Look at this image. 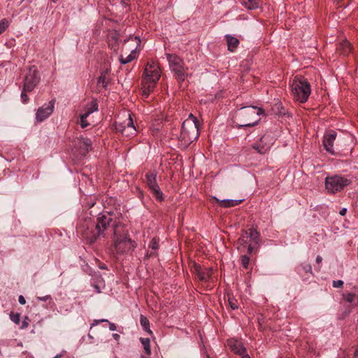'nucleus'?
I'll return each instance as SVG.
<instances>
[{
	"instance_id": "obj_1",
	"label": "nucleus",
	"mask_w": 358,
	"mask_h": 358,
	"mask_svg": "<svg viewBox=\"0 0 358 358\" xmlns=\"http://www.w3.org/2000/svg\"><path fill=\"white\" fill-rule=\"evenodd\" d=\"M111 220L105 215H99L96 221L91 217L80 220L77 226V233L80 234L88 243H94L98 238L106 237V230Z\"/></svg>"
},
{
	"instance_id": "obj_2",
	"label": "nucleus",
	"mask_w": 358,
	"mask_h": 358,
	"mask_svg": "<svg viewBox=\"0 0 358 358\" xmlns=\"http://www.w3.org/2000/svg\"><path fill=\"white\" fill-rule=\"evenodd\" d=\"M264 110L260 107L244 106L235 111L234 122L238 128L253 127L258 124Z\"/></svg>"
},
{
	"instance_id": "obj_3",
	"label": "nucleus",
	"mask_w": 358,
	"mask_h": 358,
	"mask_svg": "<svg viewBox=\"0 0 358 358\" xmlns=\"http://www.w3.org/2000/svg\"><path fill=\"white\" fill-rule=\"evenodd\" d=\"M199 136V120L195 115L189 113L187 118L183 122L180 134L178 136L179 144L182 148H186L192 141H196Z\"/></svg>"
},
{
	"instance_id": "obj_4",
	"label": "nucleus",
	"mask_w": 358,
	"mask_h": 358,
	"mask_svg": "<svg viewBox=\"0 0 358 358\" xmlns=\"http://www.w3.org/2000/svg\"><path fill=\"white\" fill-rule=\"evenodd\" d=\"M161 77V71L155 62H148L144 70L143 80V94L148 96L154 90L155 84Z\"/></svg>"
},
{
	"instance_id": "obj_5",
	"label": "nucleus",
	"mask_w": 358,
	"mask_h": 358,
	"mask_svg": "<svg viewBox=\"0 0 358 358\" xmlns=\"http://www.w3.org/2000/svg\"><path fill=\"white\" fill-rule=\"evenodd\" d=\"M291 92L295 100L305 103L310 95V85L304 77L295 76L291 84Z\"/></svg>"
},
{
	"instance_id": "obj_6",
	"label": "nucleus",
	"mask_w": 358,
	"mask_h": 358,
	"mask_svg": "<svg viewBox=\"0 0 358 358\" xmlns=\"http://www.w3.org/2000/svg\"><path fill=\"white\" fill-rule=\"evenodd\" d=\"M115 129L117 132L122 133L124 136L130 137L136 134V128L130 113H124L116 120Z\"/></svg>"
},
{
	"instance_id": "obj_7",
	"label": "nucleus",
	"mask_w": 358,
	"mask_h": 358,
	"mask_svg": "<svg viewBox=\"0 0 358 358\" xmlns=\"http://www.w3.org/2000/svg\"><path fill=\"white\" fill-rule=\"evenodd\" d=\"M167 60L169 63L170 68L174 72L175 76L179 83H182L185 80L187 73L184 67V62L179 56L176 55H166Z\"/></svg>"
},
{
	"instance_id": "obj_8",
	"label": "nucleus",
	"mask_w": 358,
	"mask_h": 358,
	"mask_svg": "<svg viewBox=\"0 0 358 358\" xmlns=\"http://www.w3.org/2000/svg\"><path fill=\"white\" fill-rule=\"evenodd\" d=\"M351 181L348 178L334 175L325 178V188L328 192L336 193L343 190L345 187L350 185Z\"/></svg>"
},
{
	"instance_id": "obj_9",
	"label": "nucleus",
	"mask_w": 358,
	"mask_h": 358,
	"mask_svg": "<svg viewBox=\"0 0 358 358\" xmlns=\"http://www.w3.org/2000/svg\"><path fill=\"white\" fill-rule=\"evenodd\" d=\"M105 216H108L110 222L109 223V226L106 230V237L109 235V234H113V239H117V238H122L124 236L128 233V229L127 226L124 225L122 222L120 221V220H116L113 217L112 215L108 213L107 215H104Z\"/></svg>"
},
{
	"instance_id": "obj_10",
	"label": "nucleus",
	"mask_w": 358,
	"mask_h": 358,
	"mask_svg": "<svg viewBox=\"0 0 358 358\" xmlns=\"http://www.w3.org/2000/svg\"><path fill=\"white\" fill-rule=\"evenodd\" d=\"M41 75L36 66H29L24 79V90L31 92L39 83Z\"/></svg>"
},
{
	"instance_id": "obj_11",
	"label": "nucleus",
	"mask_w": 358,
	"mask_h": 358,
	"mask_svg": "<svg viewBox=\"0 0 358 358\" xmlns=\"http://www.w3.org/2000/svg\"><path fill=\"white\" fill-rule=\"evenodd\" d=\"M113 246L117 254L121 255L130 252L136 248V243L130 238L127 232L122 238L113 239Z\"/></svg>"
},
{
	"instance_id": "obj_12",
	"label": "nucleus",
	"mask_w": 358,
	"mask_h": 358,
	"mask_svg": "<svg viewBox=\"0 0 358 358\" xmlns=\"http://www.w3.org/2000/svg\"><path fill=\"white\" fill-rule=\"evenodd\" d=\"M145 182L157 201H163L164 194L157 182V173L148 172L145 174Z\"/></svg>"
},
{
	"instance_id": "obj_13",
	"label": "nucleus",
	"mask_w": 358,
	"mask_h": 358,
	"mask_svg": "<svg viewBox=\"0 0 358 358\" xmlns=\"http://www.w3.org/2000/svg\"><path fill=\"white\" fill-rule=\"evenodd\" d=\"M273 141V136H270V134H264L261 137L258 143H253L252 146L259 154H266L270 150Z\"/></svg>"
},
{
	"instance_id": "obj_14",
	"label": "nucleus",
	"mask_w": 358,
	"mask_h": 358,
	"mask_svg": "<svg viewBox=\"0 0 358 358\" xmlns=\"http://www.w3.org/2000/svg\"><path fill=\"white\" fill-rule=\"evenodd\" d=\"M55 106V100H51L47 104L39 107L36 112V120H37L38 122H43V120L49 117L50 114L54 112Z\"/></svg>"
},
{
	"instance_id": "obj_15",
	"label": "nucleus",
	"mask_w": 358,
	"mask_h": 358,
	"mask_svg": "<svg viewBox=\"0 0 358 358\" xmlns=\"http://www.w3.org/2000/svg\"><path fill=\"white\" fill-rule=\"evenodd\" d=\"M194 271L199 280L202 282L209 280L213 274V268L211 267L203 268L199 264H194Z\"/></svg>"
},
{
	"instance_id": "obj_16",
	"label": "nucleus",
	"mask_w": 358,
	"mask_h": 358,
	"mask_svg": "<svg viewBox=\"0 0 358 358\" xmlns=\"http://www.w3.org/2000/svg\"><path fill=\"white\" fill-rule=\"evenodd\" d=\"M337 132L331 130L328 134H324L323 143L324 146L330 154H335V150L334 148V142L336 139Z\"/></svg>"
},
{
	"instance_id": "obj_17",
	"label": "nucleus",
	"mask_w": 358,
	"mask_h": 358,
	"mask_svg": "<svg viewBox=\"0 0 358 358\" xmlns=\"http://www.w3.org/2000/svg\"><path fill=\"white\" fill-rule=\"evenodd\" d=\"M248 238L257 250L260 245V234L255 228L248 229Z\"/></svg>"
},
{
	"instance_id": "obj_18",
	"label": "nucleus",
	"mask_w": 358,
	"mask_h": 358,
	"mask_svg": "<svg viewBox=\"0 0 358 358\" xmlns=\"http://www.w3.org/2000/svg\"><path fill=\"white\" fill-rule=\"evenodd\" d=\"M110 73V69H106L105 70L101 71L97 79V85L101 86L103 88H107L111 79Z\"/></svg>"
},
{
	"instance_id": "obj_19",
	"label": "nucleus",
	"mask_w": 358,
	"mask_h": 358,
	"mask_svg": "<svg viewBox=\"0 0 358 358\" xmlns=\"http://www.w3.org/2000/svg\"><path fill=\"white\" fill-rule=\"evenodd\" d=\"M92 145V141L87 138V137H79L78 138V146L80 149V153L82 155H86L90 150H91Z\"/></svg>"
},
{
	"instance_id": "obj_20",
	"label": "nucleus",
	"mask_w": 358,
	"mask_h": 358,
	"mask_svg": "<svg viewBox=\"0 0 358 358\" xmlns=\"http://www.w3.org/2000/svg\"><path fill=\"white\" fill-rule=\"evenodd\" d=\"M212 199L217 201L221 207L224 208L234 207V206L239 205V203L243 201V199H241V200H232V199H224V200H220L217 196H213Z\"/></svg>"
},
{
	"instance_id": "obj_21",
	"label": "nucleus",
	"mask_w": 358,
	"mask_h": 358,
	"mask_svg": "<svg viewBox=\"0 0 358 358\" xmlns=\"http://www.w3.org/2000/svg\"><path fill=\"white\" fill-rule=\"evenodd\" d=\"M228 344L231 350L234 352L238 353V355H241V354L243 353L244 346L243 344L241 343V341H235V339H231L230 341H228Z\"/></svg>"
},
{
	"instance_id": "obj_22",
	"label": "nucleus",
	"mask_w": 358,
	"mask_h": 358,
	"mask_svg": "<svg viewBox=\"0 0 358 358\" xmlns=\"http://www.w3.org/2000/svg\"><path fill=\"white\" fill-rule=\"evenodd\" d=\"M225 38L227 42L228 50L231 52H234L240 44L238 38H236V36H231V34H227Z\"/></svg>"
},
{
	"instance_id": "obj_23",
	"label": "nucleus",
	"mask_w": 358,
	"mask_h": 358,
	"mask_svg": "<svg viewBox=\"0 0 358 358\" xmlns=\"http://www.w3.org/2000/svg\"><path fill=\"white\" fill-rule=\"evenodd\" d=\"M98 110V103L96 100H92L87 104L84 108V117H87L92 112Z\"/></svg>"
},
{
	"instance_id": "obj_24",
	"label": "nucleus",
	"mask_w": 358,
	"mask_h": 358,
	"mask_svg": "<svg viewBox=\"0 0 358 358\" xmlns=\"http://www.w3.org/2000/svg\"><path fill=\"white\" fill-rule=\"evenodd\" d=\"M352 50V45L350 43L348 42V41L345 40L343 41L340 44L338 45L337 48V50L341 54H343L344 55H347V54H349Z\"/></svg>"
},
{
	"instance_id": "obj_25",
	"label": "nucleus",
	"mask_w": 358,
	"mask_h": 358,
	"mask_svg": "<svg viewBox=\"0 0 358 358\" xmlns=\"http://www.w3.org/2000/svg\"><path fill=\"white\" fill-rule=\"evenodd\" d=\"M242 4L248 9L258 8L260 0H242Z\"/></svg>"
},
{
	"instance_id": "obj_26",
	"label": "nucleus",
	"mask_w": 358,
	"mask_h": 358,
	"mask_svg": "<svg viewBox=\"0 0 358 358\" xmlns=\"http://www.w3.org/2000/svg\"><path fill=\"white\" fill-rule=\"evenodd\" d=\"M140 323L144 331H146L149 334H152L150 328V320L146 317V316L143 315V314L140 315Z\"/></svg>"
},
{
	"instance_id": "obj_27",
	"label": "nucleus",
	"mask_w": 358,
	"mask_h": 358,
	"mask_svg": "<svg viewBox=\"0 0 358 358\" xmlns=\"http://www.w3.org/2000/svg\"><path fill=\"white\" fill-rule=\"evenodd\" d=\"M248 243V230H243L240 238L238 240V248L241 246H246Z\"/></svg>"
},
{
	"instance_id": "obj_28",
	"label": "nucleus",
	"mask_w": 358,
	"mask_h": 358,
	"mask_svg": "<svg viewBox=\"0 0 358 358\" xmlns=\"http://www.w3.org/2000/svg\"><path fill=\"white\" fill-rule=\"evenodd\" d=\"M140 341L146 352V354L148 355H151L150 339V338H140Z\"/></svg>"
},
{
	"instance_id": "obj_29",
	"label": "nucleus",
	"mask_w": 358,
	"mask_h": 358,
	"mask_svg": "<svg viewBox=\"0 0 358 358\" xmlns=\"http://www.w3.org/2000/svg\"><path fill=\"white\" fill-rule=\"evenodd\" d=\"M343 298L345 301H348L350 303H356L357 296L355 294H352V292H348L347 294H343Z\"/></svg>"
},
{
	"instance_id": "obj_30",
	"label": "nucleus",
	"mask_w": 358,
	"mask_h": 358,
	"mask_svg": "<svg viewBox=\"0 0 358 358\" xmlns=\"http://www.w3.org/2000/svg\"><path fill=\"white\" fill-rule=\"evenodd\" d=\"M134 52L131 51L130 55H127L124 59L123 56H120V61L122 64H126V63L131 62V61L134 60L135 56L134 55Z\"/></svg>"
},
{
	"instance_id": "obj_31",
	"label": "nucleus",
	"mask_w": 358,
	"mask_h": 358,
	"mask_svg": "<svg viewBox=\"0 0 358 358\" xmlns=\"http://www.w3.org/2000/svg\"><path fill=\"white\" fill-rule=\"evenodd\" d=\"M228 302H229L230 307L232 308V310H236V308H238V301L236 300L234 296H228Z\"/></svg>"
},
{
	"instance_id": "obj_32",
	"label": "nucleus",
	"mask_w": 358,
	"mask_h": 358,
	"mask_svg": "<svg viewBox=\"0 0 358 358\" xmlns=\"http://www.w3.org/2000/svg\"><path fill=\"white\" fill-rule=\"evenodd\" d=\"M9 27V22L7 19H2L0 20V34L4 32L5 30Z\"/></svg>"
},
{
	"instance_id": "obj_33",
	"label": "nucleus",
	"mask_w": 358,
	"mask_h": 358,
	"mask_svg": "<svg viewBox=\"0 0 358 358\" xmlns=\"http://www.w3.org/2000/svg\"><path fill=\"white\" fill-rule=\"evenodd\" d=\"M87 117H85V111L80 115V124L82 128H86L89 126L88 122L86 120Z\"/></svg>"
},
{
	"instance_id": "obj_34",
	"label": "nucleus",
	"mask_w": 358,
	"mask_h": 358,
	"mask_svg": "<svg viewBox=\"0 0 358 358\" xmlns=\"http://www.w3.org/2000/svg\"><path fill=\"white\" fill-rule=\"evenodd\" d=\"M250 262V257L247 255H242L241 257V263L243 267L248 268V264Z\"/></svg>"
},
{
	"instance_id": "obj_35",
	"label": "nucleus",
	"mask_w": 358,
	"mask_h": 358,
	"mask_svg": "<svg viewBox=\"0 0 358 358\" xmlns=\"http://www.w3.org/2000/svg\"><path fill=\"white\" fill-rule=\"evenodd\" d=\"M10 317L11 319V320H13V322L16 323L17 324H18V323H20V314L19 313H11L10 315Z\"/></svg>"
},
{
	"instance_id": "obj_36",
	"label": "nucleus",
	"mask_w": 358,
	"mask_h": 358,
	"mask_svg": "<svg viewBox=\"0 0 358 358\" xmlns=\"http://www.w3.org/2000/svg\"><path fill=\"white\" fill-rule=\"evenodd\" d=\"M149 247L152 248V250H157L159 248V243L157 238L155 237L152 238V240L150 241L149 244Z\"/></svg>"
},
{
	"instance_id": "obj_37",
	"label": "nucleus",
	"mask_w": 358,
	"mask_h": 358,
	"mask_svg": "<svg viewBox=\"0 0 358 358\" xmlns=\"http://www.w3.org/2000/svg\"><path fill=\"white\" fill-rule=\"evenodd\" d=\"M27 91H24V87L22 88V93H21V101L22 103H27L28 100H29V98L27 95Z\"/></svg>"
},
{
	"instance_id": "obj_38",
	"label": "nucleus",
	"mask_w": 358,
	"mask_h": 358,
	"mask_svg": "<svg viewBox=\"0 0 358 358\" xmlns=\"http://www.w3.org/2000/svg\"><path fill=\"white\" fill-rule=\"evenodd\" d=\"M302 268L306 272H312V267H311L310 263H304L303 264H302Z\"/></svg>"
},
{
	"instance_id": "obj_39",
	"label": "nucleus",
	"mask_w": 358,
	"mask_h": 358,
	"mask_svg": "<svg viewBox=\"0 0 358 358\" xmlns=\"http://www.w3.org/2000/svg\"><path fill=\"white\" fill-rule=\"evenodd\" d=\"M332 285L336 288H339V287L343 286V281H342V280H336V281H333Z\"/></svg>"
},
{
	"instance_id": "obj_40",
	"label": "nucleus",
	"mask_w": 358,
	"mask_h": 358,
	"mask_svg": "<svg viewBox=\"0 0 358 358\" xmlns=\"http://www.w3.org/2000/svg\"><path fill=\"white\" fill-rule=\"evenodd\" d=\"M28 320H29V318H28L27 316H26L25 318H24V320H22V325H21V328L22 329H24V327H28V325H29Z\"/></svg>"
},
{
	"instance_id": "obj_41",
	"label": "nucleus",
	"mask_w": 358,
	"mask_h": 358,
	"mask_svg": "<svg viewBox=\"0 0 358 358\" xmlns=\"http://www.w3.org/2000/svg\"><path fill=\"white\" fill-rule=\"evenodd\" d=\"M254 250H255V248L254 245H252V243H249V244L248 245V254H251V252H252Z\"/></svg>"
},
{
	"instance_id": "obj_42",
	"label": "nucleus",
	"mask_w": 358,
	"mask_h": 358,
	"mask_svg": "<svg viewBox=\"0 0 358 358\" xmlns=\"http://www.w3.org/2000/svg\"><path fill=\"white\" fill-rule=\"evenodd\" d=\"M37 299H38V301H48V299H51V296H49V294H48V296H38Z\"/></svg>"
},
{
	"instance_id": "obj_43",
	"label": "nucleus",
	"mask_w": 358,
	"mask_h": 358,
	"mask_svg": "<svg viewBox=\"0 0 358 358\" xmlns=\"http://www.w3.org/2000/svg\"><path fill=\"white\" fill-rule=\"evenodd\" d=\"M18 302L21 304H24L26 303V300H25V298L24 296H18Z\"/></svg>"
},
{
	"instance_id": "obj_44",
	"label": "nucleus",
	"mask_w": 358,
	"mask_h": 358,
	"mask_svg": "<svg viewBox=\"0 0 358 358\" xmlns=\"http://www.w3.org/2000/svg\"><path fill=\"white\" fill-rule=\"evenodd\" d=\"M109 329L110 331H115L117 329V326L113 322H109Z\"/></svg>"
},
{
	"instance_id": "obj_45",
	"label": "nucleus",
	"mask_w": 358,
	"mask_h": 358,
	"mask_svg": "<svg viewBox=\"0 0 358 358\" xmlns=\"http://www.w3.org/2000/svg\"><path fill=\"white\" fill-rule=\"evenodd\" d=\"M241 356L243 357V358H251L249 355L247 353V350L245 349V348H244V352L243 354L241 355Z\"/></svg>"
},
{
	"instance_id": "obj_46",
	"label": "nucleus",
	"mask_w": 358,
	"mask_h": 358,
	"mask_svg": "<svg viewBox=\"0 0 358 358\" xmlns=\"http://www.w3.org/2000/svg\"><path fill=\"white\" fill-rule=\"evenodd\" d=\"M342 1L343 0H333L334 4L337 5L338 6H343Z\"/></svg>"
},
{
	"instance_id": "obj_47",
	"label": "nucleus",
	"mask_w": 358,
	"mask_h": 358,
	"mask_svg": "<svg viewBox=\"0 0 358 358\" xmlns=\"http://www.w3.org/2000/svg\"><path fill=\"white\" fill-rule=\"evenodd\" d=\"M348 211V209L347 208H342L341 210H340V215H345L346 213Z\"/></svg>"
},
{
	"instance_id": "obj_48",
	"label": "nucleus",
	"mask_w": 358,
	"mask_h": 358,
	"mask_svg": "<svg viewBox=\"0 0 358 358\" xmlns=\"http://www.w3.org/2000/svg\"><path fill=\"white\" fill-rule=\"evenodd\" d=\"M322 256H320V255L317 256V257H316V262L320 264V263L322 262Z\"/></svg>"
},
{
	"instance_id": "obj_49",
	"label": "nucleus",
	"mask_w": 358,
	"mask_h": 358,
	"mask_svg": "<svg viewBox=\"0 0 358 358\" xmlns=\"http://www.w3.org/2000/svg\"><path fill=\"white\" fill-rule=\"evenodd\" d=\"M352 358H358V348L355 350Z\"/></svg>"
},
{
	"instance_id": "obj_50",
	"label": "nucleus",
	"mask_w": 358,
	"mask_h": 358,
	"mask_svg": "<svg viewBox=\"0 0 358 358\" xmlns=\"http://www.w3.org/2000/svg\"><path fill=\"white\" fill-rule=\"evenodd\" d=\"M113 336L114 339H115V340H119L120 338V335L117 334V333H114L113 334Z\"/></svg>"
},
{
	"instance_id": "obj_51",
	"label": "nucleus",
	"mask_w": 358,
	"mask_h": 358,
	"mask_svg": "<svg viewBox=\"0 0 358 358\" xmlns=\"http://www.w3.org/2000/svg\"><path fill=\"white\" fill-rule=\"evenodd\" d=\"M94 289H96V292H98V293H100V292H101V289H100L99 286H98V285H94Z\"/></svg>"
},
{
	"instance_id": "obj_52",
	"label": "nucleus",
	"mask_w": 358,
	"mask_h": 358,
	"mask_svg": "<svg viewBox=\"0 0 358 358\" xmlns=\"http://www.w3.org/2000/svg\"><path fill=\"white\" fill-rule=\"evenodd\" d=\"M63 354L61 352L60 354L56 355V356L53 357V358H61L62 357Z\"/></svg>"
},
{
	"instance_id": "obj_53",
	"label": "nucleus",
	"mask_w": 358,
	"mask_h": 358,
	"mask_svg": "<svg viewBox=\"0 0 358 358\" xmlns=\"http://www.w3.org/2000/svg\"><path fill=\"white\" fill-rule=\"evenodd\" d=\"M110 45H111V46H112V48H113L114 50H117V45H111V44H110Z\"/></svg>"
},
{
	"instance_id": "obj_54",
	"label": "nucleus",
	"mask_w": 358,
	"mask_h": 358,
	"mask_svg": "<svg viewBox=\"0 0 358 358\" xmlns=\"http://www.w3.org/2000/svg\"><path fill=\"white\" fill-rule=\"evenodd\" d=\"M135 39H138V41H140L139 38H138V36H135L134 37Z\"/></svg>"
},
{
	"instance_id": "obj_55",
	"label": "nucleus",
	"mask_w": 358,
	"mask_h": 358,
	"mask_svg": "<svg viewBox=\"0 0 358 358\" xmlns=\"http://www.w3.org/2000/svg\"><path fill=\"white\" fill-rule=\"evenodd\" d=\"M113 38L115 39V41H117V36H113Z\"/></svg>"
},
{
	"instance_id": "obj_56",
	"label": "nucleus",
	"mask_w": 358,
	"mask_h": 358,
	"mask_svg": "<svg viewBox=\"0 0 358 358\" xmlns=\"http://www.w3.org/2000/svg\"><path fill=\"white\" fill-rule=\"evenodd\" d=\"M101 321H108V320H104V318H103Z\"/></svg>"
},
{
	"instance_id": "obj_57",
	"label": "nucleus",
	"mask_w": 358,
	"mask_h": 358,
	"mask_svg": "<svg viewBox=\"0 0 358 358\" xmlns=\"http://www.w3.org/2000/svg\"><path fill=\"white\" fill-rule=\"evenodd\" d=\"M207 358H212V357H210L209 355H207Z\"/></svg>"
},
{
	"instance_id": "obj_58",
	"label": "nucleus",
	"mask_w": 358,
	"mask_h": 358,
	"mask_svg": "<svg viewBox=\"0 0 358 358\" xmlns=\"http://www.w3.org/2000/svg\"><path fill=\"white\" fill-rule=\"evenodd\" d=\"M53 2H57V0H52Z\"/></svg>"
},
{
	"instance_id": "obj_59",
	"label": "nucleus",
	"mask_w": 358,
	"mask_h": 358,
	"mask_svg": "<svg viewBox=\"0 0 358 358\" xmlns=\"http://www.w3.org/2000/svg\"><path fill=\"white\" fill-rule=\"evenodd\" d=\"M141 358H146L145 357H141Z\"/></svg>"
},
{
	"instance_id": "obj_60",
	"label": "nucleus",
	"mask_w": 358,
	"mask_h": 358,
	"mask_svg": "<svg viewBox=\"0 0 358 358\" xmlns=\"http://www.w3.org/2000/svg\"><path fill=\"white\" fill-rule=\"evenodd\" d=\"M357 251H358V247H357Z\"/></svg>"
}]
</instances>
